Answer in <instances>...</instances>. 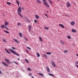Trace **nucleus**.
<instances>
[{
	"label": "nucleus",
	"mask_w": 78,
	"mask_h": 78,
	"mask_svg": "<svg viewBox=\"0 0 78 78\" xmlns=\"http://www.w3.org/2000/svg\"><path fill=\"white\" fill-rule=\"evenodd\" d=\"M59 26L61 27H62V28H64V25L61 24H59Z\"/></svg>",
	"instance_id": "obj_13"
},
{
	"label": "nucleus",
	"mask_w": 78,
	"mask_h": 78,
	"mask_svg": "<svg viewBox=\"0 0 78 78\" xmlns=\"http://www.w3.org/2000/svg\"><path fill=\"white\" fill-rule=\"evenodd\" d=\"M45 53H46V54H47V55H50L51 54V53L50 52H46Z\"/></svg>",
	"instance_id": "obj_25"
},
{
	"label": "nucleus",
	"mask_w": 78,
	"mask_h": 78,
	"mask_svg": "<svg viewBox=\"0 0 78 78\" xmlns=\"http://www.w3.org/2000/svg\"><path fill=\"white\" fill-rule=\"evenodd\" d=\"M26 51L27 52V53H29V51H28V50H26Z\"/></svg>",
	"instance_id": "obj_47"
},
{
	"label": "nucleus",
	"mask_w": 78,
	"mask_h": 78,
	"mask_svg": "<svg viewBox=\"0 0 78 78\" xmlns=\"http://www.w3.org/2000/svg\"><path fill=\"white\" fill-rule=\"evenodd\" d=\"M48 1H49V3L51 5L52 4V2H51V0H48Z\"/></svg>",
	"instance_id": "obj_31"
},
{
	"label": "nucleus",
	"mask_w": 78,
	"mask_h": 78,
	"mask_svg": "<svg viewBox=\"0 0 78 78\" xmlns=\"http://www.w3.org/2000/svg\"><path fill=\"white\" fill-rule=\"evenodd\" d=\"M44 29V30H49V28L47 27H45Z\"/></svg>",
	"instance_id": "obj_24"
},
{
	"label": "nucleus",
	"mask_w": 78,
	"mask_h": 78,
	"mask_svg": "<svg viewBox=\"0 0 78 78\" xmlns=\"http://www.w3.org/2000/svg\"><path fill=\"white\" fill-rule=\"evenodd\" d=\"M4 59L5 61L7 62V63L8 64H10V61L9 60V59L5 58Z\"/></svg>",
	"instance_id": "obj_3"
},
{
	"label": "nucleus",
	"mask_w": 78,
	"mask_h": 78,
	"mask_svg": "<svg viewBox=\"0 0 78 78\" xmlns=\"http://www.w3.org/2000/svg\"><path fill=\"white\" fill-rule=\"evenodd\" d=\"M64 53H67L68 51H67V50H66L64 51Z\"/></svg>",
	"instance_id": "obj_35"
},
{
	"label": "nucleus",
	"mask_w": 78,
	"mask_h": 78,
	"mask_svg": "<svg viewBox=\"0 0 78 78\" xmlns=\"http://www.w3.org/2000/svg\"><path fill=\"white\" fill-rule=\"evenodd\" d=\"M36 55L37 56V58H39V56H40V54H39V53H38L37 52L36 53Z\"/></svg>",
	"instance_id": "obj_23"
},
{
	"label": "nucleus",
	"mask_w": 78,
	"mask_h": 78,
	"mask_svg": "<svg viewBox=\"0 0 78 78\" xmlns=\"http://www.w3.org/2000/svg\"><path fill=\"white\" fill-rule=\"evenodd\" d=\"M25 19L27 21V22H30V20H29V19L27 17H24Z\"/></svg>",
	"instance_id": "obj_5"
},
{
	"label": "nucleus",
	"mask_w": 78,
	"mask_h": 78,
	"mask_svg": "<svg viewBox=\"0 0 78 78\" xmlns=\"http://www.w3.org/2000/svg\"><path fill=\"white\" fill-rule=\"evenodd\" d=\"M13 40H14V41L15 42H16L17 44H19V42L16 39H13Z\"/></svg>",
	"instance_id": "obj_9"
},
{
	"label": "nucleus",
	"mask_w": 78,
	"mask_h": 78,
	"mask_svg": "<svg viewBox=\"0 0 78 78\" xmlns=\"http://www.w3.org/2000/svg\"><path fill=\"white\" fill-rule=\"evenodd\" d=\"M3 42H6V39H3Z\"/></svg>",
	"instance_id": "obj_33"
},
{
	"label": "nucleus",
	"mask_w": 78,
	"mask_h": 78,
	"mask_svg": "<svg viewBox=\"0 0 78 78\" xmlns=\"http://www.w3.org/2000/svg\"><path fill=\"white\" fill-rule=\"evenodd\" d=\"M20 25H21V23H18L17 24V26L19 27V26H20Z\"/></svg>",
	"instance_id": "obj_28"
},
{
	"label": "nucleus",
	"mask_w": 78,
	"mask_h": 78,
	"mask_svg": "<svg viewBox=\"0 0 78 78\" xmlns=\"http://www.w3.org/2000/svg\"><path fill=\"white\" fill-rule=\"evenodd\" d=\"M27 48H28V49H29V50H31V48H30L29 47H27Z\"/></svg>",
	"instance_id": "obj_42"
},
{
	"label": "nucleus",
	"mask_w": 78,
	"mask_h": 78,
	"mask_svg": "<svg viewBox=\"0 0 78 78\" xmlns=\"http://www.w3.org/2000/svg\"><path fill=\"white\" fill-rule=\"evenodd\" d=\"M4 32H5V33H7V34H9V32L6 30H4Z\"/></svg>",
	"instance_id": "obj_26"
},
{
	"label": "nucleus",
	"mask_w": 78,
	"mask_h": 78,
	"mask_svg": "<svg viewBox=\"0 0 78 78\" xmlns=\"http://www.w3.org/2000/svg\"><path fill=\"white\" fill-rule=\"evenodd\" d=\"M5 29L7 30H9L8 28L6 26H5Z\"/></svg>",
	"instance_id": "obj_37"
},
{
	"label": "nucleus",
	"mask_w": 78,
	"mask_h": 78,
	"mask_svg": "<svg viewBox=\"0 0 78 78\" xmlns=\"http://www.w3.org/2000/svg\"><path fill=\"white\" fill-rule=\"evenodd\" d=\"M9 50L10 51H11V53H12L14 54V55H17V56H19V55L17 54L16 52H15V51H14L12 49L9 48Z\"/></svg>",
	"instance_id": "obj_2"
},
{
	"label": "nucleus",
	"mask_w": 78,
	"mask_h": 78,
	"mask_svg": "<svg viewBox=\"0 0 78 78\" xmlns=\"http://www.w3.org/2000/svg\"><path fill=\"white\" fill-rule=\"evenodd\" d=\"M19 35L20 37H22V34L20 32L19 33Z\"/></svg>",
	"instance_id": "obj_21"
},
{
	"label": "nucleus",
	"mask_w": 78,
	"mask_h": 78,
	"mask_svg": "<svg viewBox=\"0 0 78 78\" xmlns=\"http://www.w3.org/2000/svg\"><path fill=\"white\" fill-rule=\"evenodd\" d=\"M29 75H32V74L29 73Z\"/></svg>",
	"instance_id": "obj_51"
},
{
	"label": "nucleus",
	"mask_w": 78,
	"mask_h": 78,
	"mask_svg": "<svg viewBox=\"0 0 78 78\" xmlns=\"http://www.w3.org/2000/svg\"><path fill=\"white\" fill-rule=\"evenodd\" d=\"M1 27L2 29H3L4 28H5V26L3 25H2L1 26Z\"/></svg>",
	"instance_id": "obj_16"
},
{
	"label": "nucleus",
	"mask_w": 78,
	"mask_h": 78,
	"mask_svg": "<svg viewBox=\"0 0 78 78\" xmlns=\"http://www.w3.org/2000/svg\"><path fill=\"white\" fill-rule=\"evenodd\" d=\"M44 5H45V6H47L48 8H50V6H49V5H48V3L47 2H44Z\"/></svg>",
	"instance_id": "obj_4"
},
{
	"label": "nucleus",
	"mask_w": 78,
	"mask_h": 78,
	"mask_svg": "<svg viewBox=\"0 0 78 78\" xmlns=\"http://www.w3.org/2000/svg\"><path fill=\"white\" fill-rule=\"evenodd\" d=\"M11 4V3H10L9 2H7V5H11V4Z\"/></svg>",
	"instance_id": "obj_29"
},
{
	"label": "nucleus",
	"mask_w": 78,
	"mask_h": 78,
	"mask_svg": "<svg viewBox=\"0 0 78 78\" xmlns=\"http://www.w3.org/2000/svg\"><path fill=\"white\" fill-rule=\"evenodd\" d=\"M71 31L72 33H76V30L74 29H72Z\"/></svg>",
	"instance_id": "obj_11"
},
{
	"label": "nucleus",
	"mask_w": 78,
	"mask_h": 78,
	"mask_svg": "<svg viewBox=\"0 0 78 78\" xmlns=\"http://www.w3.org/2000/svg\"><path fill=\"white\" fill-rule=\"evenodd\" d=\"M38 74L39 75H41V76H44V74H42L41 73H39Z\"/></svg>",
	"instance_id": "obj_36"
},
{
	"label": "nucleus",
	"mask_w": 78,
	"mask_h": 78,
	"mask_svg": "<svg viewBox=\"0 0 78 78\" xmlns=\"http://www.w3.org/2000/svg\"><path fill=\"white\" fill-rule=\"evenodd\" d=\"M32 78H34V77H33V76H32Z\"/></svg>",
	"instance_id": "obj_55"
},
{
	"label": "nucleus",
	"mask_w": 78,
	"mask_h": 78,
	"mask_svg": "<svg viewBox=\"0 0 78 78\" xmlns=\"http://www.w3.org/2000/svg\"><path fill=\"white\" fill-rule=\"evenodd\" d=\"M76 66L77 67V68L78 69V66L77 65H76Z\"/></svg>",
	"instance_id": "obj_48"
},
{
	"label": "nucleus",
	"mask_w": 78,
	"mask_h": 78,
	"mask_svg": "<svg viewBox=\"0 0 78 78\" xmlns=\"http://www.w3.org/2000/svg\"><path fill=\"white\" fill-rule=\"evenodd\" d=\"M17 60H18V61H19L20 60V58H18L17 59Z\"/></svg>",
	"instance_id": "obj_50"
},
{
	"label": "nucleus",
	"mask_w": 78,
	"mask_h": 78,
	"mask_svg": "<svg viewBox=\"0 0 78 78\" xmlns=\"http://www.w3.org/2000/svg\"><path fill=\"white\" fill-rule=\"evenodd\" d=\"M60 43L61 44H62V45H65V43H64V42L62 41H60Z\"/></svg>",
	"instance_id": "obj_15"
},
{
	"label": "nucleus",
	"mask_w": 78,
	"mask_h": 78,
	"mask_svg": "<svg viewBox=\"0 0 78 78\" xmlns=\"http://www.w3.org/2000/svg\"><path fill=\"white\" fill-rule=\"evenodd\" d=\"M25 60L27 63H29V62L28 61V60H27L26 58L25 59Z\"/></svg>",
	"instance_id": "obj_38"
},
{
	"label": "nucleus",
	"mask_w": 78,
	"mask_h": 78,
	"mask_svg": "<svg viewBox=\"0 0 78 78\" xmlns=\"http://www.w3.org/2000/svg\"><path fill=\"white\" fill-rule=\"evenodd\" d=\"M39 39L41 42H42V38H41V37L39 36Z\"/></svg>",
	"instance_id": "obj_27"
},
{
	"label": "nucleus",
	"mask_w": 78,
	"mask_h": 78,
	"mask_svg": "<svg viewBox=\"0 0 78 78\" xmlns=\"http://www.w3.org/2000/svg\"><path fill=\"white\" fill-rule=\"evenodd\" d=\"M44 16H46L47 17H48V16H47V14H44Z\"/></svg>",
	"instance_id": "obj_44"
},
{
	"label": "nucleus",
	"mask_w": 78,
	"mask_h": 78,
	"mask_svg": "<svg viewBox=\"0 0 78 78\" xmlns=\"http://www.w3.org/2000/svg\"><path fill=\"white\" fill-rule=\"evenodd\" d=\"M75 64H78V61L76 62H75Z\"/></svg>",
	"instance_id": "obj_46"
},
{
	"label": "nucleus",
	"mask_w": 78,
	"mask_h": 78,
	"mask_svg": "<svg viewBox=\"0 0 78 78\" xmlns=\"http://www.w3.org/2000/svg\"><path fill=\"white\" fill-rule=\"evenodd\" d=\"M35 17L37 19H39V17L38 16H37V15H35Z\"/></svg>",
	"instance_id": "obj_18"
},
{
	"label": "nucleus",
	"mask_w": 78,
	"mask_h": 78,
	"mask_svg": "<svg viewBox=\"0 0 78 78\" xmlns=\"http://www.w3.org/2000/svg\"><path fill=\"white\" fill-rule=\"evenodd\" d=\"M21 9H22V7H19L18 8L17 14H18V15H19V16H20V17H21L22 18V17H23V16H22V15L20 14V12H21V11H22V10H21Z\"/></svg>",
	"instance_id": "obj_1"
},
{
	"label": "nucleus",
	"mask_w": 78,
	"mask_h": 78,
	"mask_svg": "<svg viewBox=\"0 0 78 78\" xmlns=\"http://www.w3.org/2000/svg\"><path fill=\"white\" fill-rule=\"evenodd\" d=\"M51 64L52 66H54V67H55V64L54 62H52Z\"/></svg>",
	"instance_id": "obj_12"
},
{
	"label": "nucleus",
	"mask_w": 78,
	"mask_h": 78,
	"mask_svg": "<svg viewBox=\"0 0 78 78\" xmlns=\"http://www.w3.org/2000/svg\"><path fill=\"white\" fill-rule=\"evenodd\" d=\"M20 2H19V0H17L16 1V3L18 4V6H19V3Z\"/></svg>",
	"instance_id": "obj_17"
},
{
	"label": "nucleus",
	"mask_w": 78,
	"mask_h": 78,
	"mask_svg": "<svg viewBox=\"0 0 78 78\" xmlns=\"http://www.w3.org/2000/svg\"><path fill=\"white\" fill-rule=\"evenodd\" d=\"M37 3H41V2L40 0H37Z\"/></svg>",
	"instance_id": "obj_19"
},
{
	"label": "nucleus",
	"mask_w": 78,
	"mask_h": 78,
	"mask_svg": "<svg viewBox=\"0 0 78 78\" xmlns=\"http://www.w3.org/2000/svg\"><path fill=\"white\" fill-rule=\"evenodd\" d=\"M34 22L35 23H37V21H36V20H34Z\"/></svg>",
	"instance_id": "obj_41"
},
{
	"label": "nucleus",
	"mask_w": 78,
	"mask_h": 78,
	"mask_svg": "<svg viewBox=\"0 0 78 78\" xmlns=\"http://www.w3.org/2000/svg\"><path fill=\"white\" fill-rule=\"evenodd\" d=\"M4 25L5 26H7V25H9V23L7 22H5Z\"/></svg>",
	"instance_id": "obj_10"
},
{
	"label": "nucleus",
	"mask_w": 78,
	"mask_h": 78,
	"mask_svg": "<svg viewBox=\"0 0 78 78\" xmlns=\"http://www.w3.org/2000/svg\"><path fill=\"white\" fill-rule=\"evenodd\" d=\"M46 0H42L43 2H45V1H46Z\"/></svg>",
	"instance_id": "obj_49"
},
{
	"label": "nucleus",
	"mask_w": 78,
	"mask_h": 78,
	"mask_svg": "<svg viewBox=\"0 0 78 78\" xmlns=\"http://www.w3.org/2000/svg\"><path fill=\"white\" fill-rule=\"evenodd\" d=\"M43 57H44V58H48V56L46 55V54H43Z\"/></svg>",
	"instance_id": "obj_14"
},
{
	"label": "nucleus",
	"mask_w": 78,
	"mask_h": 78,
	"mask_svg": "<svg viewBox=\"0 0 78 78\" xmlns=\"http://www.w3.org/2000/svg\"><path fill=\"white\" fill-rule=\"evenodd\" d=\"M67 37L68 39H71V37H70V36L68 35L67 36Z\"/></svg>",
	"instance_id": "obj_30"
},
{
	"label": "nucleus",
	"mask_w": 78,
	"mask_h": 78,
	"mask_svg": "<svg viewBox=\"0 0 78 78\" xmlns=\"http://www.w3.org/2000/svg\"><path fill=\"white\" fill-rule=\"evenodd\" d=\"M5 50L8 53H9V54H11V53L9 52V51H8V50L6 49V48H5Z\"/></svg>",
	"instance_id": "obj_20"
},
{
	"label": "nucleus",
	"mask_w": 78,
	"mask_h": 78,
	"mask_svg": "<svg viewBox=\"0 0 78 78\" xmlns=\"http://www.w3.org/2000/svg\"><path fill=\"white\" fill-rule=\"evenodd\" d=\"M12 49H13V50H16V48L13 47H12Z\"/></svg>",
	"instance_id": "obj_39"
},
{
	"label": "nucleus",
	"mask_w": 78,
	"mask_h": 78,
	"mask_svg": "<svg viewBox=\"0 0 78 78\" xmlns=\"http://www.w3.org/2000/svg\"><path fill=\"white\" fill-rule=\"evenodd\" d=\"M67 6L68 7H70L71 6V4L69 3V2H67L66 3Z\"/></svg>",
	"instance_id": "obj_6"
},
{
	"label": "nucleus",
	"mask_w": 78,
	"mask_h": 78,
	"mask_svg": "<svg viewBox=\"0 0 78 78\" xmlns=\"http://www.w3.org/2000/svg\"><path fill=\"white\" fill-rule=\"evenodd\" d=\"M76 55L77 56V57H78V54H76Z\"/></svg>",
	"instance_id": "obj_53"
},
{
	"label": "nucleus",
	"mask_w": 78,
	"mask_h": 78,
	"mask_svg": "<svg viewBox=\"0 0 78 78\" xmlns=\"http://www.w3.org/2000/svg\"><path fill=\"white\" fill-rule=\"evenodd\" d=\"M24 38L25 39V40H26L27 41H28V40L25 37H24Z\"/></svg>",
	"instance_id": "obj_45"
},
{
	"label": "nucleus",
	"mask_w": 78,
	"mask_h": 78,
	"mask_svg": "<svg viewBox=\"0 0 78 78\" xmlns=\"http://www.w3.org/2000/svg\"><path fill=\"white\" fill-rule=\"evenodd\" d=\"M25 42V43H27V42Z\"/></svg>",
	"instance_id": "obj_57"
},
{
	"label": "nucleus",
	"mask_w": 78,
	"mask_h": 78,
	"mask_svg": "<svg viewBox=\"0 0 78 78\" xmlns=\"http://www.w3.org/2000/svg\"><path fill=\"white\" fill-rule=\"evenodd\" d=\"M48 75H50V76H54V75H53L49 73Z\"/></svg>",
	"instance_id": "obj_34"
},
{
	"label": "nucleus",
	"mask_w": 78,
	"mask_h": 78,
	"mask_svg": "<svg viewBox=\"0 0 78 78\" xmlns=\"http://www.w3.org/2000/svg\"><path fill=\"white\" fill-rule=\"evenodd\" d=\"M2 64H3V65H4V66H6L7 67H8V65L7 64H6V63L5 62H2Z\"/></svg>",
	"instance_id": "obj_8"
},
{
	"label": "nucleus",
	"mask_w": 78,
	"mask_h": 78,
	"mask_svg": "<svg viewBox=\"0 0 78 78\" xmlns=\"http://www.w3.org/2000/svg\"><path fill=\"white\" fill-rule=\"evenodd\" d=\"M47 12H48V11H47Z\"/></svg>",
	"instance_id": "obj_56"
},
{
	"label": "nucleus",
	"mask_w": 78,
	"mask_h": 78,
	"mask_svg": "<svg viewBox=\"0 0 78 78\" xmlns=\"http://www.w3.org/2000/svg\"><path fill=\"white\" fill-rule=\"evenodd\" d=\"M75 23L73 21H71L70 23V24L72 26H73L75 25Z\"/></svg>",
	"instance_id": "obj_7"
},
{
	"label": "nucleus",
	"mask_w": 78,
	"mask_h": 78,
	"mask_svg": "<svg viewBox=\"0 0 78 78\" xmlns=\"http://www.w3.org/2000/svg\"><path fill=\"white\" fill-rule=\"evenodd\" d=\"M14 62V63H15L17 65H18V64H17V63L16 62Z\"/></svg>",
	"instance_id": "obj_43"
},
{
	"label": "nucleus",
	"mask_w": 78,
	"mask_h": 78,
	"mask_svg": "<svg viewBox=\"0 0 78 78\" xmlns=\"http://www.w3.org/2000/svg\"><path fill=\"white\" fill-rule=\"evenodd\" d=\"M28 70H29V71H31V69L30 68H27Z\"/></svg>",
	"instance_id": "obj_40"
},
{
	"label": "nucleus",
	"mask_w": 78,
	"mask_h": 78,
	"mask_svg": "<svg viewBox=\"0 0 78 78\" xmlns=\"http://www.w3.org/2000/svg\"><path fill=\"white\" fill-rule=\"evenodd\" d=\"M22 9L23 10H24V9H23V7L22 8Z\"/></svg>",
	"instance_id": "obj_54"
},
{
	"label": "nucleus",
	"mask_w": 78,
	"mask_h": 78,
	"mask_svg": "<svg viewBox=\"0 0 78 78\" xmlns=\"http://www.w3.org/2000/svg\"><path fill=\"white\" fill-rule=\"evenodd\" d=\"M2 73V71L1 70H0V73L1 74Z\"/></svg>",
	"instance_id": "obj_52"
},
{
	"label": "nucleus",
	"mask_w": 78,
	"mask_h": 78,
	"mask_svg": "<svg viewBox=\"0 0 78 78\" xmlns=\"http://www.w3.org/2000/svg\"><path fill=\"white\" fill-rule=\"evenodd\" d=\"M29 31H31V26H29Z\"/></svg>",
	"instance_id": "obj_32"
},
{
	"label": "nucleus",
	"mask_w": 78,
	"mask_h": 78,
	"mask_svg": "<svg viewBox=\"0 0 78 78\" xmlns=\"http://www.w3.org/2000/svg\"><path fill=\"white\" fill-rule=\"evenodd\" d=\"M68 16L67 15V16Z\"/></svg>",
	"instance_id": "obj_58"
},
{
	"label": "nucleus",
	"mask_w": 78,
	"mask_h": 78,
	"mask_svg": "<svg viewBox=\"0 0 78 78\" xmlns=\"http://www.w3.org/2000/svg\"><path fill=\"white\" fill-rule=\"evenodd\" d=\"M46 68L47 69V71L48 72H50V69H49V68H48V67H46Z\"/></svg>",
	"instance_id": "obj_22"
}]
</instances>
